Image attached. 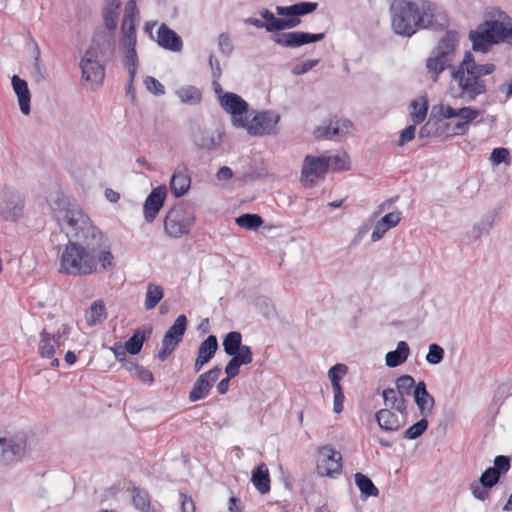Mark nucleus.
<instances>
[{"label": "nucleus", "mask_w": 512, "mask_h": 512, "mask_svg": "<svg viewBox=\"0 0 512 512\" xmlns=\"http://www.w3.org/2000/svg\"><path fill=\"white\" fill-rule=\"evenodd\" d=\"M116 266L107 236L69 239L60 256L59 272L71 276H89L110 271Z\"/></svg>", "instance_id": "f257e3e1"}, {"label": "nucleus", "mask_w": 512, "mask_h": 512, "mask_svg": "<svg viewBox=\"0 0 512 512\" xmlns=\"http://www.w3.org/2000/svg\"><path fill=\"white\" fill-rule=\"evenodd\" d=\"M390 12L392 29L402 37L423 29L442 32L449 26L446 13L437 11L436 3L430 0H422L421 7L410 0H394Z\"/></svg>", "instance_id": "f03ea898"}, {"label": "nucleus", "mask_w": 512, "mask_h": 512, "mask_svg": "<svg viewBox=\"0 0 512 512\" xmlns=\"http://www.w3.org/2000/svg\"><path fill=\"white\" fill-rule=\"evenodd\" d=\"M276 14L273 21L275 26V34L271 35V40L284 48L295 49L301 46L322 41L325 38V33H310L305 31H289L297 27L301 23L296 9L289 6H276Z\"/></svg>", "instance_id": "7ed1b4c3"}, {"label": "nucleus", "mask_w": 512, "mask_h": 512, "mask_svg": "<svg viewBox=\"0 0 512 512\" xmlns=\"http://www.w3.org/2000/svg\"><path fill=\"white\" fill-rule=\"evenodd\" d=\"M498 15L499 19H486L469 31L474 52L487 54L495 45L512 46V18L501 9H498Z\"/></svg>", "instance_id": "20e7f679"}, {"label": "nucleus", "mask_w": 512, "mask_h": 512, "mask_svg": "<svg viewBox=\"0 0 512 512\" xmlns=\"http://www.w3.org/2000/svg\"><path fill=\"white\" fill-rule=\"evenodd\" d=\"M51 208L55 211L63 213L62 217H58L59 222H65L70 230L66 233L68 240H76L90 236H106L98 227H96L88 215L73 199L66 196L63 192H57L56 198L52 201Z\"/></svg>", "instance_id": "39448f33"}, {"label": "nucleus", "mask_w": 512, "mask_h": 512, "mask_svg": "<svg viewBox=\"0 0 512 512\" xmlns=\"http://www.w3.org/2000/svg\"><path fill=\"white\" fill-rule=\"evenodd\" d=\"M196 222V205L191 200H182L172 206L164 219V231L172 238L190 234Z\"/></svg>", "instance_id": "423d86ee"}, {"label": "nucleus", "mask_w": 512, "mask_h": 512, "mask_svg": "<svg viewBox=\"0 0 512 512\" xmlns=\"http://www.w3.org/2000/svg\"><path fill=\"white\" fill-rule=\"evenodd\" d=\"M458 41V32L447 30L438 41L437 46L431 51V55L427 58L426 68L430 73L434 74L433 80L435 82L442 72L448 68L452 69L450 56L454 55Z\"/></svg>", "instance_id": "0eeeda50"}, {"label": "nucleus", "mask_w": 512, "mask_h": 512, "mask_svg": "<svg viewBox=\"0 0 512 512\" xmlns=\"http://www.w3.org/2000/svg\"><path fill=\"white\" fill-rule=\"evenodd\" d=\"M25 208V196L12 188L3 189L0 198V216L6 222H17L22 218Z\"/></svg>", "instance_id": "6e6552de"}, {"label": "nucleus", "mask_w": 512, "mask_h": 512, "mask_svg": "<svg viewBox=\"0 0 512 512\" xmlns=\"http://www.w3.org/2000/svg\"><path fill=\"white\" fill-rule=\"evenodd\" d=\"M243 336L239 331H230L223 337L222 346L226 355L240 365H248L253 361V352L250 346L242 343Z\"/></svg>", "instance_id": "1a4fd4ad"}, {"label": "nucleus", "mask_w": 512, "mask_h": 512, "mask_svg": "<svg viewBox=\"0 0 512 512\" xmlns=\"http://www.w3.org/2000/svg\"><path fill=\"white\" fill-rule=\"evenodd\" d=\"M220 106L231 115L232 124L235 127L247 126L249 104L240 95L234 92H225L220 95Z\"/></svg>", "instance_id": "9d476101"}, {"label": "nucleus", "mask_w": 512, "mask_h": 512, "mask_svg": "<svg viewBox=\"0 0 512 512\" xmlns=\"http://www.w3.org/2000/svg\"><path fill=\"white\" fill-rule=\"evenodd\" d=\"M328 160L326 156L307 155L304 158L300 180L305 188H312L315 185V179H325L329 171Z\"/></svg>", "instance_id": "9b49d317"}, {"label": "nucleus", "mask_w": 512, "mask_h": 512, "mask_svg": "<svg viewBox=\"0 0 512 512\" xmlns=\"http://www.w3.org/2000/svg\"><path fill=\"white\" fill-rule=\"evenodd\" d=\"M280 121V115L272 110H264L256 113L251 121L247 120V126H244L251 136L275 135L278 132L277 124Z\"/></svg>", "instance_id": "f8f14e48"}, {"label": "nucleus", "mask_w": 512, "mask_h": 512, "mask_svg": "<svg viewBox=\"0 0 512 512\" xmlns=\"http://www.w3.org/2000/svg\"><path fill=\"white\" fill-rule=\"evenodd\" d=\"M455 82L458 87L457 91L454 92L453 88L450 89V94L455 99H464L466 102H472L479 95L485 94L488 91L485 80L476 76H465Z\"/></svg>", "instance_id": "ddd939ff"}, {"label": "nucleus", "mask_w": 512, "mask_h": 512, "mask_svg": "<svg viewBox=\"0 0 512 512\" xmlns=\"http://www.w3.org/2000/svg\"><path fill=\"white\" fill-rule=\"evenodd\" d=\"M319 454L323 459L318 462L317 470L322 476L336 478L342 472V455L332 445H325L319 448Z\"/></svg>", "instance_id": "4468645a"}, {"label": "nucleus", "mask_w": 512, "mask_h": 512, "mask_svg": "<svg viewBox=\"0 0 512 512\" xmlns=\"http://www.w3.org/2000/svg\"><path fill=\"white\" fill-rule=\"evenodd\" d=\"M502 476H500L492 467H487L477 480L470 483L469 489L473 497L481 502L490 497L491 490L496 486Z\"/></svg>", "instance_id": "2eb2a0df"}, {"label": "nucleus", "mask_w": 512, "mask_h": 512, "mask_svg": "<svg viewBox=\"0 0 512 512\" xmlns=\"http://www.w3.org/2000/svg\"><path fill=\"white\" fill-rule=\"evenodd\" d=\"M79 66L82 72V80L91 82L99 87L103 84L105 78V64L93 56L91 51H85L80 60Z\"/></svg>", "instance_id": "dca6fc26"}, {"label": "nucleus", "mask_w": 512, "mask_h": 512, "mask_svg": "<svg viewBox=\"0 0 512 512\" xmlns=\"http://www.w3.org/2000/svg\"><path fill=\"white\" fill-rule=\"evenodd\" d=\"M167 198V187L159 185L151 190L143 203V216L147 223H152L164 206Z\"/></svg>", "instance_id": "f3484780"}, {"label": "nucleus", "mask_w": 512, "mask_h": 512, "mask_svg": "<svg viewBox=\"0 0 512 512\" xmlns=\"http://www.w3.org/2000/svg\"><path fill=\"white\" fill-rule=\"evenodd\" d=\"M353 127V123L349 119H339L334 116L329 119L328 123L318 126L314 130V135L318 139H333L338 136H344L349 129Z\"/></svg>", "instance_id": "a211bd4d"}, {"label": "nucleus", "mask_w": 512, "mask_h": 512, "mask_svg": "<svg viewBox=\"0 0 512 512\" xmlns=\"http://www.w3.org/2000/svg\"><path fill=\"white\" fill-rule=\"evenodd\" d=\"M191 173L184 162L179 163L171 176L169 188L175 198H180L188 193L191 187Z\"/></svg>", "instance_id": "6ab92c4d"}, {"label": "nucleus", "mask_w": 512, "mask_h": 512, "mask_svg": "<svg viewBox=\"0 0 512 512\" xmlns=\"http://www.w3.org/2000/svg\"><path fill=\"white\" fill-rule=\"evenodd\" d=\"M219 348L218 340L215 335L207 336L199 345L197 357L194 362V372L198 373L215 356Z\"/></svg>", "instance_id": "aec40b11"}, {"label": "nucleus", "mask_w": 512, "mask_h": 512, "mask_svg": "<svg viewBox=\"0 0 512 512\" xmlns=\"http://www.w3.org/2000/svg\"><path fill=\"white\" fill-rule=\"evenodd\" d=\"M86 51H91L98 60L101 57L104 62L110 61L115 52L114 35L103 33L100 39L93 38L91 45Z\"/></svg>", "instance_id": "412c9836"}, {"label": "nucleus", "mask_w": 512, "mask_h": 512, "mask_svg": "<svg viewBox=\"0 0 512 512\" xmlns=\"http://www.w3.org/2000/svg\"><path fill=\"white\" fill-rule=\"evenodd\" d=\"M156 43L171 52H180L183 48L182 38L165 23L157 30Z\"/></svg>", "instance_id": "4be33fe9"}, {"label": "nucleus", "mask_w": 512, "mask_h": 512, "mask_svg": "<svg viewBox=\"0 0 512 512\" xmlns=\"http://www.w3.org/2000/svg\"><path fill=\"white\" fill-rule=\"evenodd\" d=\"M152 333L153 326L151 324L135 329L133 334L124 343L127 353L132 356L139 354L144 343L151 337Z\"/></svg>", "instance_id": "5701e85b"}, {"label": "nucleus", "mask_w": 512, "mask_h": 512, "mask_svg": "<svg viewBox=\"0 0 512 512\" xmlns=\"http://www.w3.org/2000/svg\"><path fill=\"white\" fill-rule=\"evenodd\" d=\"M11 84L18 98L20 111L24 115H29L31 112V92L27 81L15 74L11 78Z\"/></svg>", "instance_id": "b1692460"}, {"label": "nucleus", "mask_w": 512, "mask_h": 512, "mask_svg": "<svg viewBox=\"0 0 512 512\" xmlns=\"http://www.w3.org/2000/svg\"><path fill=\"white\" fill-rule=\"evenodd\" d=\"M451 124L444 122L443 120H435V115H429L428 120L423 124L420 129L418 136L421 139L429 137H444L448 138V130H450Z\"/></svg>", "instance_id": "393cba45"}, {"label": "nucleus", "mask_w": 512, "mask_h": 512, "mask_svg": "<svg viewBox=\"0 0 512 512\" xmlns=\"http://www.w3.org/2000/svg\"><path fill=\"white\" fill-rule=\"evenodd\" d=\"M187 327L188 319L186 315H178L173 324L165 332L162 340L177 347L182 342Z\"/></svg>", "instance_id": "a878e982"}, {"label": "nucleus", "mask_w": 512, "mask_h": 512, "mask_svg": "<svg viewBox=\"0 0 512 512\" xmlns=\"http://www.w3.org/2000/svg\"><path fill=\"white\" fill-rule=\"evenodd\" d=\"M375 420L379 427L387 432L397 431L402 427L398 416L388 408L380 409L375 413Z\"/></svg>", "instance_id": "bb28decb"}, {"label": "nucleus", "mask_w": 512, "mask_h": 512, "mask_svg": "<svg viewBox=\"0 0 512 512\" xmlns=\"http://www.w3.org/2000/svg\"><path fill=\"white\" fill-rule=\"evenodd\" d=\"M411 111L409 113L410 119L414 124H421L425 121L428 110L429 100L427 95H422L413 99L409 105Z\"/></svg>", "instance_id": "cd10ccee"}, {"label": "nucleus", "mask_w": 512, "mask_h": 512, "mask_svg": "<svg viewBox=\"0 0 512 512\" xmlns=\"http://www.w3.org/2000/svg\"><path fill=\"white\" fill-rule=\"evenodd\" d=\"M251 482L261 494H266L270 491V475L266 464L260 463L253 469Z\"/></svg>", "instance_id": "c85d7f7f"}, {"label": "nucleus", "mask_w": 512, "mask_h": 512, "mask_svg": "<svg viewBox=\"0 0 512 512\" xmlns=\"http://www.w3.org/2000/svg\"><path fill=\"white\" fill-rule=\"evenodd\" d=\"M478 63L475 61L474 55L470 51L464 53L462 61L456 66L452 67L451 78L457 81L465 76L472 75Z\"/></svg>", "instance_id": "c756f323"}, {"label": "nucleus", "mask_w": 512, "mask_h": 512, "mask_svg": "<svg viewBox=\"0 0 512 512\" xmlns=\"http://www.w3.org/2000/svg\"><path fill=\"white\" fill-rule=\"evenodd\" d=\"M410 347L406 341H399L395 350L389 351L385 356L386 365L389 368H396L408 359Z\"/></svg>", "instance_id": "7c9ffc66"}, {"label": "nucleus", "mask_w": 512, "mask_h": 512, "mask_svg": "<svg viewBox=\"0 0 512 512\" xmlns=\"http://www.w3.org/2000/svg\"><path fill=\"white\" fill-rule=\"evenodd\" d=\"M212 388L211 382L200 374L189 392V401L194 403L205 399L210 394Z\"/></svg>", "instance_id": "2f4dec72"}, {"label": "nucleus", "mask_w": 512, "mask_h": 512, "mask_svg": "<svg viewBox=\"0 0 512 512\" xmlns=\"http://www.w3.org/2000/svg\"><path fill=\"white\" fill-rule=\"evenodd\" d=\"M414 402L418 407L420 415L423 417L429 416L428 403L430 399V393L427 390V385L424 380L417 382V388L413 390Z\"/></svg>", "instance_id": "473e14b6"}, {"label": "nucleus", "mask_w": 512, "mask_h": 512, "mask_svg": "<svg viewBox=\"0 0 512 512\" xmlns=\"http://www.w3.org/2000/svg\"><path fill=\"white\" fill-rule=\"evenodd\" d=\"M259 15L262 20L254 17H248L244 19V23L248 25H252L258 29L264 28L267 32L275 34V26H274V13L269 9H262L259 11Z\"/></svg>", "instance_id": "72a5a7b5"}, {"label": "nucleus", "mask_w": 512, "mask_h": 512, "mask_svg": "<svg viewBox=\"0 0 512 512\" xmlns=\"http://www.w3.org/2000/svg\"><path fill=\"white\" fill-rule=\"evenodd\" d=\"M354 479L362 499L377 497L379 495V489L367 475L357 472L354 475Z\"/></svg>", "instance_id": "f704fd0d"}, {"label": "nucleus", "mask_w": 512, "mask_h": 512, "mask_svg": "<svg viewBox=\"0 0 512 512\" xmlns=\"http://www.w3.org/2000/svg\"><path fill=\"white\" fill-rule=\"evenodd\" d=\"M132 504L140 512H150L151 496L149 492L143 488L133 486L131 489Z\"/></svg>", "instance_id": "c9c22d12"}, {"label": "nucleus", "mask_w": 512, "mask_h": 512, "mask_svg": "<svg viewBox=\"0 0 512 512\" xmlns=\"http://www.w3.org/2000/svg\"><path fill=\"white\" fill-rule=\"evenodd\" d=\"M52 333L43 329L40 332V341L38 345V354L41 358H53L56 353V344H54Z\"/></svg>", "instance_id": "e433bc0d"}, {"label": "nucleus", "mask_w": 512, "mask_h": 512, "mask_svg": "<svg viewBox=\"0 0 512 512\" xmlns=\"http://www.w3.org/2000/svg\"><path fill=\"white\" fill-rule=\"evenodd\" d=\"M26 450V439L23 438H6L5 444L2 445L1 453L3 456L10 454L14 457H21Z\"/></svg>", "instance_id": "4c0bfd02"}, {"label": "nucleus", "mask_w": 512, "mask_h": 512, "mask_svg": "<svg viewBox=\"0 0 512 512\" xmlns=\"http://www.w3.org/2000/svg\"><path fill=\"white\" fill-rule=\"evenodd\" d=\"M164 297V290L160 285L155 283H149L147 285L146 297H145V309H154Z\"/></svg>", "instance_id": "58836bf2"}, {"label": "nucleus", "mask_w": 512, "mask_h": 512, "mask_svg": "<svg viewBox=\"0 0 512 512\" xmlns=\"http://www.w3.org/2000/svg\"><path fill=\"white\" fill-rule=\"evenodd\" d=\"M123 44H137V30L134 20H128V17L123 18L121 23V39L119 45Z\"/></svg>", "instance_id": "ea45409f"}, {"label": "nucleus", "mask_w": 512, "mask_h": 512, "mask_svg": "<svg viewBox=\"0 0 512 512\" xmlns=\"http://www.w3.org/2000/svg\"><path fill=\"white\" fill-rule=\"evenodd\" d=\"M176 93L181 102L186 104L196 105L202 101V93L200 89L192 85L181 87Z\"/></svg>", "instance_id": "a19ab883"}, {"label": "nucleus", "mask_w": 512, "mask_h": 512, "mask_svg": "<svg viewBox=\"0 0 512 512\" xmlns=\"http://www.w3.org/2000/svg\"><path fill=\"white\" fill-rule=\"evenodd\" d=\"M236 224L249 231L257 230L264 223L263 218L256 213H245L235 219Z\"/></svg>", "instance_id": "79ce46f5"}, {"label": "nucleus", "mask_w": 512, "mask_h": 512, "mask_svg": "<svg viewBox=\"0 0 512 512\" xmlns=\"http://www.w3.org/2000/svg\"><path fill=\"white\" fill-rule=\"evenodd\" d=\"M395 384L398 394L402 396H409L411 394L413 395V390L417 388L415 379L409 374L399 376L396 379Z\"/></svg>", "instance_id": "37998d69"}, {"label": "nucleus", "mask_w": 512, "mask_h": 512, "mask_svg": "<svg viewBox=\"0 0 512 512\" xmlns=\"http://www.w3.org/2000/svg\"><path fill=\"white\" fill-rule=\"evenodd\" d=\"M107 318L105 303L102 300L94 301L90 306V325L101 324Z\"/></svg>", "instance_id": "c03bdc74"}, {"label": "nucleus", "mask_w": 512, "mask_h": 512, "mask_svg": "<svg viewBox=\"0 0 512 512\" xmlns=\"http://www.w3.org/2000/svg\"><path fill=\"white\" fill-rule=\"evenodd\" d=\"M428 426L429 422L427 418L422 417L403 432V438L408 440H415L426 432Z\"/></svg>", "instance_id": "a18cd8bd"}, {"label": "nucleus", "mask_w": 512, "mask_h": 512, "mask_svg": "<svg viewBox=\"0 0 512 512\" xmlns=\"http://www.w3.org/2000/svg\"><path fill=\"white\" fill-rule=\"evenodd\" d=\"M120 9L102 7L104 26L107 30L114 32L117 29Z\"/></svg>", "instance_id": "49530a36"}, {"label": "nucleus", "mask_w": 512, "mask_h": 512, "mask_svg": "<svg viewBox=\"0 0 512 512\" xmlns=\"http://www.w3.org/2000/svg\"><path fill=\"white\" fill-rule=\"evenodd\" d=\"M348 366L343 363H337L328 370V378L331 381V386L340 387L342 386L340 381L347 374Z\"/></svg>", "instance_id": "de8ad7c7"}, {"label": "nucleus", "mask_w": 512, "mask_h": 512, "mask_svg": "<svg viewBox=\"0 0 512 512\" xmlns=\"http://www.w3.org/2000/svg\"><path fill=\"white\" fill-rule=\"evenodd\" d=\"M445 356V351L442 346L437 343H431L428 347V353L426 354V361L430 365L440 364Z\"/></svg>", "instance_id": "09e8293b"}, {"label": "nucleus", "mask_w": 512, "mask_h": 512, "mask_svg": "<svg viewBox=\"0 0 512 512\" xmlns=\"http://www.w3.org/2000/svg\"><path fill=\"white\" fill-rule=\"evenodd\" d=\"M490 161L494 166H498L501 163L509 164L511 161L509 150L504 147L494 148L490 154Z\"/></svg>", "instance_id": "8fccbe9b"}, {"label": "nucleus", "mask_w": 512, "mask_h": 512, "mask_svg": "<svg viewBox=\"0 0 512 512\" xmlns=\"http://www.w3.org/2000/svg\"><path fill=\"white\" fill-rule=\"evenodd\" d=\"M500 476H505L511 468V458L506 455H497L491 466Z\"/></svg>", "instance_id": "3c124183"}, {"label": "nucleus", "mask_w": 512, "mask_h": 512, "mask_svg": "<svg viewBox=\"0 0 512 512\" xmlns=\"http://www.w3.org/2000/svg\"><path fill=\"white\" fill-rule=\"evenodd\" d=\"M480 114L481 111L472 106H464L457 109V117L462 118L468 124L472 123Z\"/></svg>", "instance_id": "603ef678"}, {"label": "nucleus", "mask_w": 512, "mask_h": 512, "mask_svg": "<svg viewBox=\"0 0 512 512\" xmlns=\"http://www.w3.org/2000/svg\"><path fill=\"white\" fill-rule=\"evenodd\" d=\"M35 52H36V54L34 57V63L32 66L31 75H32L33 80L36 83H41L46 79V77H45L44 71L42 70V68L40 66V50L37 45L35 48Z\"/></svg>", "instance_id": "864d4df0"}, {"label": "nucleus", "mask_w": 512, "mask_h": 512, "mask_svg": "<svg viewBox=\"0 0 512 512\" xmlns=\"http://www.w3.org/2000/svg\"><path fill=\"white\" fill-rule=\"evenodd\" d=\"M326 159H329V169H331L333 172L347 171L350 169V163L339 155L326 156Z\"/></svg>", "instance_id": "5fc2aeb1"}, {"label": "nucleus", "mask_w": 512, "mask_h": 512, "mask_svg": "<svg viewBox=\"0 0 512 512\" xmlns=\"http://www.w3.org/2000/svg\"><path fill=\"white\" fill-rule=\"evenodd\" d=\"M318 6L319 5L317 2H310V1H301V2H297L295 4H292V7H294L296 9L300 18L315 12L317 10Z\"/></svg>", "instance_id": "6e6d98bb"}, {"label": "nucleus", "mask_w": 512, "mask_h": 512, "mask_svg": "<svg viewBox=\"0 0 512 512\" xmlns=\"http://www.w3.org/2000/svg\"><path fill=\"white\" fill-rule=\"evenodd\" d=\"M144 84L147 90L156 96H161L165 93L164 85L153 76H147Z\"/></svg>", "instance_id": "4d7b16f0"}, {"label": "nucleus", "mask_w": 512, "mask_h": 512, "mask_svg": "<svg viewBox=\"0 0 512 512\" xmlns=\"http://www.w3.org/2000/svg\"><path fill=\"white\" fill-rule=\"evenodd\" d=\"M418 124H414L412 122L411 125H408L407 127H405L401 132H400V135H399V139L397 141V146L398 147H402L404 146L406 143L412 141L414 138H415V133H416V126Z\"/></svg>", "instance_id": "13d9d810"}, {"label": "nucleus", "mask_w": 512, "mask_h": 512, "mask_svg": "<svg viewBox=\"0 0 512 512\" xmlns=\"http://www.w3.org/2000/svg\"><path fill=\"white\" fill-rule=\"evenodd\" d=\"M402 218V212L401 211H393L385 214L383 217H381L379 220L382 222V224L389 230L391 228L396 227Z\"/></svg>", "instance_id": "bf43d9fd"}, {"label": "nucleus", "mask_w": 512, "mask_h": 512, "mask_svg": "<svg viewBox=\"0 0 512 512\" xmlns=\"http://www.w3.org/2000/svg\"><path fill=\"white\" fill-rule=\"evenodd\" d=\"M319 62H320L319 59H309V60L297 63L293 66L292 73L297 76L303 75V74L307 73L309 70H311L312 68H314L315 66H317L319 64Z\"/></svg>", "instance_id": "052dcab7"}, {"label": "nucleus", "mask_w": 512, "mask_h": 512, "mask_svg": "<svg viewBox=\"0 0 512 512\" xmlns=\"http://www.w3.org/2000/svg\"><path fill=\"white\" fill-rule=\"evenodd\" d=\"M124 57L126 58V65L138 64V56L136 52V44H123L119 45Z\"/></svg>", "instance_id": "680f3d73"}, {"label": "nucleus", "mask_w": 512, "mask_h": 512, "mask_svg": "<svg viewBox=\"0 0 512 512\" xmlns=\"http://www.w3.org/2000/svg\"><path fill=\"white\" fill-rule=\"evenodd\" d=\"M196 145L201 149L214 150L219 146L212 135L202 134L199 138L195 139Z\"/></svg>", "instance_id": "e2e57ef3"}, {"label": "nucleus", "mask_w": 512, "mask_h": 512, "mask_svg": "<svg viewBox=\"0 0 512 512\" xmlns=\"http://www.w3.org/2000/svg\"><path fill=\"white\" fill-rule=\"evenodd\" d=\"M134 377H136L139 381H141L144 384H153L155 379L153 373L145 368L144 366L140 365L137 367V369L134 372Z\"/></svg>", "instance_id": "0e129e2a"}, {"label": "nucleus", "mask_w": 512, "mask_h": 512, "mask_svg": "<svg viewBox=\"0 0 512 512\" xmlns=\"http://www.w3.org/2000/svg\"><path fill=\"white\" fill-rule=\"evenodd\" d=\"M257 305L260 307L262 315L267 319L271 318L275 313L274 306L267 297H259L257 299Z\"/></svg>", "instance_id": "69168bd1"}, {"label": "nucleus", "mask_w": 512, "mask_h": 512, "mask_svg": "<svg viewBox=\"0 0 512 512\" xmlns=\"http://www.w3.org/2000/svg\"><path fill=\"white\" fill-rule=\"evenodd\" d=\"M332 389L334 394L333 411L337 414H340L343 411V404L345 400L344 391L342 386L333 387Z\"/></svg>", "instance_id": "338daca9"}, {"label": "nucleus", "mask_w": 512, "mask_h": 512, "mask_svg": "<svg viewBox=\"0 0 512 512\" xmlns=\"http://www.w3.org/2000/svg\"><path fill=\"white\" fill-rule=\"evenodd\" d=\"M180 503H181V512H196L195 502L184 492L179 493Z\"/></svg>", "instance_id": "774afa93"}]
</instances>
